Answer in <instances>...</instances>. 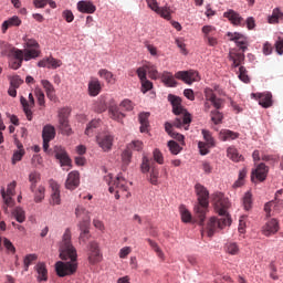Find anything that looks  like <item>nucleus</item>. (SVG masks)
Wrapping results in <instances>:
<instances>
[{
  "label": "nucleus",
  "mask_w": 283,
  "mask_h": 283,
  "mask_svg": "<svg viewBox=\"0 0 283 283\" xmlns=\"http://www.w3.org/2000/svg\"><path fill=\"white\" fill-rule=\"evenodd\" d=\"M60 258L61 260H70L69 262L59 261L55 264V271L59 277H65L67 275H74L78 264L76 259L78 254L76 253V248L72 245V231L67 228L64 231L62 243L60 247Z\"/></svg>",
  "instance_id": "f257e3e1"
},
{
  "label": "nucleus",
  "mask_w": 283,
  "mask_h": 283,
  "mask_svg": "<svg viewBox=\"0 0 283 283\" xmlns=\"http://www.w3.org/2000/svg\"><path fill=\"white\" fill-rule=\"evenodd\" d=\"M214 209L219 216H222L220 219L211 218L208 222L207 230L208 235L211 238L216 233V229H223L224 227H230L231 218L227 213V209L231 206L229 199L224 197L223 193L217 192L213 195Z\"/></svg>",
  "instance_id": "f03ea898"
},
{
  "label": "nucleus",
  "mask_w": 283,
  "mask_h": 283,
  "mask_svg": "<svg viewBox=\"0 0 283 283\" xmlns=\"http://www.w3.org/2000/svg\"><path fill=\"white\" fill-rule=\"evenodd\" d=\"M168 101L172 105V113L177 116L174 120V125L177 129H184L187 132L189 125H191V114L182 107V99L176 95H168Z\"/></svg>",
  "instance_id": "7ed1b4c3"
},
{
  "label": "nucleus",
  "mask_w": 283,
  "mask_h": 283,
  "mask_svg": "<svg viewBox=\"0 0 283 283\" xmlns=\"http://www.w3.org/2000/svg\"><path fill=\"white\" fill-rule=\"evenodd\" d=\"M195 191L198 198V205L195 206V212L199 219V224H205V218L207 216V209L209 208V190L205 186L197 184Z\"/></svg>",
  "instance_id": "20e7f679"
},
{
  "label": "nucleus",
  "mask_w": 283,
  "mask_h": 283,
  "mask_svg": "<svg viewBox=\"0 0 283 283\" xmlns=\"http://www.w3.org/2000/svg\"><path fill=\"white\" fill-rule=\"evenodd\" d=\"M25 49L24 50V61H32V59H39L41 55V45L34 39L28 36L23 38Z\"/></svg>",
  "instance_id": "39448f33"
},
{
  "label": "nucleus",
  "mask_w": 283,
  "mask_h": 283,
  "mask_svg": "<svg viewBox=\"0 0 283 283\" xmlns=\"http://www.w3.org/2000/svg\"><path fill=\"white\" fill-rule=\"evenodd\" d=\"M87 261L92 266H96L99 262H103V253H101V247L98 242L91 241L87 245Z\"/></svg>",
  "instance_id": "423d86ee"
},
{
  "label": "nucleus",
  "mask_w": 283,
  "mask_h": 283,
  "mask_svg": "<svg viewBox=\"0 0 283 283\" xmlns=\"http://www.w3.org/2000/svg\"><path fill=\"white\" fill-rule=\"evenodd\" d=\"M175 78L184 81L187 85H191L192 83H198V81H200V74L193 70L179 71L175 74Z\"/></svg>",
  "instance_id": "0eeeda50"
},
{
  "label": "nucleus",
  "mask_w": 283,
  "mask_h": 283,
  "mask_svg": "<svg viewBox=\"0 0 283 283\" xmlns=\"http://www.w3.org/2000/svg\"><path fill=\"white\" fill-rule=\"evenodd\" d=\"M67 114H70L67 108H62L59 113V123H60L59 128H60V132L64 134V136H70V134H72V127H70V122L67 120Z\"/></svg>",
  "instance_id": "6e6552de"
},
{
  "label": "nucleus",
  "mask_w": 283,
  "mask_h": 283,
  "mask_svg": "<svg viewBox=\"0 0 283 283\" xmlns=\"http://www.w3.org/2000/svg\"><path fill=\"white\" fill-rule=\"evenodd\" d=\"M227 36H229L230 41H233L235 45L240 48V50H242V52H247L249 45V38L238 32H228Z\"/></svg>",
  "instance_id": "1a4fd4ad"
},
{
  "label": "nucleus",
  "mask_w": 283,
  "mask_h": 283,
  "mask_svg": "<svg viewBox=\"0 0 283 283\" xmlns=\"http://www.w3.org/2000/svg\"><path fill=\"white\" fill-rule=\"evenodd\" d=\"M56 136V129L52 125H45L42 130L43 149L48 151L50 149V140H54Z\"/></svg>",
  "instance_id": "9d476101"
},
{
  "label": "nucleus",
  "mask_w": 283,
  "mask_h": 283,
  "mask_svg": "<svg viewBox=\"0 0 283 283\" xmlns=\"http://www.w3.org/2000/svg\"><path fill=\"white\" fill-rule=\"evenodd\" d=\"M96 143L104 151H112L114 146V136L109 134H99L96 136Z\"/></svg>",
  "instance_id": "9b49d317"
},
{
  "label": "nucleus",
  "mask_w": 283,
  "mask_h": 283,
  "mask_svg": "<svg viewBox=\"0 0 283 283\" xmlns=\"http://www.w3.org/2000/svg\"><path fill=\"white\" fill-rule=\"evenodd\" d=\"M17 189V181H12L8 185L7 191L6 188H1V196L4 200V203L7 207H13L14 200L12 199V196H14V190Z\"/></svg>",
  "instance_id": "f8f14e48"
},
{
  "label": "nucleus",
  "mask_w": 283,
  "mask_h": 283,
  "mask_svg": "<svg viewBox=\"0 0 283 283\" xmlns=\"http://www.w3.org/2000/svg\"><path fill=\"white\" fill-rule=\"evenodd\" d=\"M90 227H91L90 217H86L84 221H80L78 223V229L81 231L80 242H83L84 244H87V241L92 238V234L90 233Z\"/></svg>",
  "instance_id": "ddd939ff"
},
{
  "label": "nucleus",
  "mask_w": 283,
  "mask_h": 283,
  "mask_svg": "<svg viewBox=\"0 0 283 283\" xmlns=\"http://www.w3.org/2000/svg\"><path fill=\"white\" fill-rule=\"evenodd\" d=\"M269 176V167L265 164H259L254 170H252L251 180L255 182V179L260 182H264Z\"/></svg>",
  "instance_id": "4468645a"
},
{
  "label": "nucleus",
  "mask_w": 283,
  "mask_h": 283,
  "mask_svg": "<svg viewBox=\"0 0 283 283\" xmlns=\"http://www.w3.org/2000/svg\"><path fill=\"white\" fill-rule=\"evenodd\" d=\"M252 97L256 98V101H259V105L265 109H269V107L273 106V95L269 92L256 94L252 93Z\"/></svg>",
  "instance_id": "2eb2a0df"
},
{
  "label": "nucleus",
  "mask_w": 283,
  "mask_h": 283,
  "mask_svg": "<svg viewBox=\"0 0 283 283\" xmlns=\"http://www.w3.org/2000/svg\"><path fill=\"white\" fill-rule=\"evenodd\" d=\"M20 103L23 107V112H24L28 120H32V107H34V105H35L34 95H32V93L29 94V102L25 97L21 96Z\"/></svg>",
  "instance_id": "dca6fc26"
},
{
  "label": "nucleus",
  "mask_w": 283,
  "mask_h": 283,
  "mask_svg": "<svg viewBox=\"0 0 283 283\" xmlns=\"http://www.w3.org/2000/svg\"><path fill=\"white\" fill-rule=\"evenodd\" d=\"M205 96H206V101H209L217 111L222 109V107H224V99L216 96V93H213V90L206 88Z\"/></svg>",
  "instance_id": "f3484780"
},
{
  "label": "nucleus",
  "mask_w": 283,
  "mask_h": 283,
  "mask_svg": "<svg viewBox=\"0 0 283 283\" xmlns=\"http://www.w3.org/2000/svg\"><path fill=\"white\" fill-rule=\"evenodd\" d=\"M127 179L123 177V175H118L116 179L113 181V185L109 186V193H114L115 190L126 192L127 193Z\"/></svg>",
  "instance_id": "a211bd4d"
},
{
  "label": "nucleus",
  "mask_w": 283,
  "mask_h": 283,
  "mask_svg": "<svg viewBox=\"0 0 283 283\" xmlns=\"http://www.w3.org/2000/svg\"><path fill=\"white\" fill-rule=\"evenodd\" d=\"M50 188H51V201L50 205L53 207L55 205H61V186L54 180L49 181Z\"/></svg>",
  "instance_id": "6ab92c4d"
},
{
  "label": "nucleus",
  "mask_w": 283,
  "mask_h": 283,
  "mask_svg": "<svg viewBox=\"0 0 283 283\" xmlns=\"http://www.w3.org/2000/svg\"><path fill=\"white\" fill-rule=\"evenodd\" d=\"M61 65H63V62L53 56L44 57L38 62V67H48V70H56L61 67Z\"/></svg>",
  "instance_id": "aec40b11"
},
{
  "label": "nucleus",
  "mask_w": 283,
  "mask_h": 283,
  "mask_svg": "<svg viewBox=\"0 0 283 283\" xmlns=\"http://www.w3.org/2000/svg\"><path fill=\"white\" fill-rule=\"evenodd\" d=\"M81 185V175L78 171H71L67 176V179L65 181V188L73 191V189H76Z\"/></svg>",
  "instance_id": "412c9836"
},
{
  "label": "nucleus",
  "mask_w": 283,
  "mask_h": 283,
  "mask_svg": "<svg viewBox=\"0 0 283 283\" xmlns=\"http://www.w3.org/2000/svg\"><path fill=\"white\" fill-rule=\"evenodd\" d=\"M77 10L82 14H94L96 12V6L92 1L81 0L77 2Z\"/></svg>",
  "instance_id": "4be33fe9"
},
{
  "label": "nucleus",
  "mask_w": 283,
  "mask_h": 283,
  "mask_svg": "<svg viewBox=\"0 0 283 283\" xmlns=\"http://www.w3.org/2000/svg\"><path fill=\"white\" fill-rule=\"evenodd\" d=\"M174 127H176L172 123L166 122L165 123V129L167 134L171 137L175 138V140H178V143H181V145H185V135L180 133L174 132Z\"/></svg>",
  "instance_id": "5701e85b"
},
{
  "label": "nucleus",
  "mask_w": 283,
  "mask_h": 283,
  "mask_svg": "<svg viewBox=\"0 0 283 283\" xmlns=\"http://www.w3.org/2000/svg\"><path fill=\"white\" fill-rule=\"evenodd\" d=\"M223 17L228 19L234 25H242L244 23V18L240 15V13L235 12L234 10L230 9L223 13Z\"/></svg>",
  "instance_id": "b1692460"
},
{
  "label": "nucleus",
  "mask_w": 283,
  "mask_h": 283,
  "mask_svg": "<svg viewBox=\"0 0 283 283\" xmlns=\"http://www.w3.org/2000/svg\"><path fill=\"white\" fill-rule=\"evenodd\" d=\"M55 158L60 161L62 166H65V167H70V164L72 163V160L70 159V156H67V153L62 147H56Z\"/></svg>",
  "instance_id": "393cba45"
},
{
  "label": "nucleus",
  "mask_w": 283,
  "mask_h": 283,
  "mask_svg": "<svg viewBox=\"0 0 283 283\" xmlns=\"http://www.w3.org/2000/svg\"><path fill=\"white\" fill-rule=\"evenodd\" d=\"M280 230V223L275 219H271L265 223L263 227V233L264 235H273L274 233H277Z\"/></svg>",
  "instance_id": "a878e982"
},
{
  "label": "nucleus",
  "mask_w": 283,
  "mask_h": 283,
  "mask_svg": "<svg viewBox=\"0 0 283 283\" xmlns=\"http://www.w3.org/2000/svg\"><path fill=\"white\" fill-rule=\"evenodd\" d=\"M101 90H103V86H101V81L96 77H92L88 82V94L91 96H98L101 94Z\"/></svg>",
  "instance_id": "bb28decb"
},
{
  "label": "nucleus",
  "mask_w": 283,
  "mask_h": 283,
  "mask_svg": "<svg viewBox=\"0 0 283 283\" xmlns=\"http://www.w3.org/2000/svg\"><path fill=\"white\" fill-rule=\"evenodd\" d=\"M19 25H21V19L18 15H13L2 23V27H1L2 33L6 34L9 28H14V27L19 28Z\"/></svg>",
  "instance_id": "cd10ccee"
},
{
  "label": "nucleus",
  "mask_w": 283,
  "mask_h": 283,
  "mask_svg": "<svg viewBox=\"0 0 283 283\" xmlns=\"http://www.w3.org/2000/svg\"><path fill=\"white\" fill-rule=\"evenodd\" d=\"M219 138L223 143H227V140H237V138H240V133H235L229 129H222L219 133Z\"/></svg>",
  "instance_id": "c85d7f7f"
},
{
  "label": "nucleus",
  "mask_w": 283,
  "mask_h": 283,
  "mask_svg": "<svg viewBox=\"0 0 283 283\" xmlns=\"http://www.w3.org/2000/svg\"><path fill=\"white\" fill-rule=\"evenodd\" d=\"M41 83L45 90L48 98L50 101H56V90H54V85H52L48 80H42Z\"/></svg>",
  "instance_id": "c756f323"
},
{
  "label": "nucleus",
  "mask_w": 283,
  "mask_h": 283,
  "mask_svg": "<svg viewBox=\"0 0 283 283\" xmlns=\"http://www.w3.org/2000/svg\"><path fill=\"white\" fill-rule=\"evenodd\" d=\"M30 191L36 189V185L41 182V172L33 170L29 174Z\"/></svg>",
  "instance_id": "7c9ffc66"
},
{
  "label": "nucleus",
  "mask_w": 283,
  "mask_h": 283,
  "mask_svg": "<svg viewBox=\"0 0 283 283\" xmlns=\"http://www.w3.org/2000/svg\"><path fill=\"white\" fill-rule=\"evenodd\" d=\"M35 271L38 273V281L48 282V269L45 268V263H38Z\"/></svg>",
  "instance_id": "2f4dec72"
},
{
  "label": "nucleus",
  "mask_w": 283,
  "mask_h": 283,
  "mask_svg": "<svg viewBox=\"0 0 283 283\" xmlns=\"http://www.w3.org/2000/svg\"><path fill=\"white\" fill-rule=\"evenodd\" d=\"M280 21L283 23V12L280 10V8H275L272 11V14L268 18V23L275 24L280 23Z\"/></svg>",
  "instance_id": "473e14b6"
},
{
  "label": "nucleus",
  "mask_w": 283,
  "mask_h": 283,
  "mask_svg": "<svg viewBox=\"0 0 283 283\" xmlns=\"http://www.w3.org/2000/svg\"><path fill=\"white\" fill-rule=\"evenodd\" d=\"M161 81L165 83V85H167V87H176V85H178V82H176V78H174V74H171V72L165 71L161 74Z\"/></svg>",
  "instance_id": "72a5a7b5"
},
{
  "label": "nucleus",
  "mask_w": 283,
  "mask_h": 283,
  "mask_svg": "<svg viewBox=\"0 0 283 283\" xmlns=\"http://www.w3.org/2000/svg\"><path fill=\"white\" fill-rule=\"evenodd\" d=\"M108 112L111 118H113V120H117V123H120V120L125 118V114H123L116 105H111Z\"/></svg>",
  "instance_id": "f704fd0d"
},
{
  "label": "nucleus",
  "mask_w": 283,
  "mask_h": 283,
  "mask_svg": "<svg viewBox=\"0 0 283 283\" xmlns=\"http://www.w3.org/2000/svg\"><path fill=\"white\" fill-rule=\"evenodd\" d=\"M34 196V202H43L45 200V186H39L38 188L31 190Z\"/></svg>",
  "instance_id": "c9c22d12"
},
{
  "label": "nucleus",
  "mask_w": 283,
  "mask_h": 283,
  "mask_svg": "<svg viewBox=\"0 0 283 283\" xmlns=\"http://www.w3.org/2000/svg\"><path fill=\"white\" fill-rule=\"evenodd\" d=\"M227 156L232 160L233 163H240L242 160V155L238 151V148L234 146H230L227 149Z\"/></svg>",
  "instance_id": "e433bc0d"
},
{
  "label": "nucleus",
  "mask_w": 283,
  "mask_h": 283,
  "mask_svg": "<svg viewBox=\"0 0 283 283\" xmlns=\"http://www.w3.org/2000/svg\"><path fill=\"white\" fill-rule=\"evenodd\" d=\"M232 67H240L244 63V53H230Z\"/></svg>",
  "instance_id": "4c0bfd02"
},
{
  "label": "nucleus",
  "mask_w": 283,
  "mask_h": 283,
  "mask_svg": "<svg viewBox=\"0 0 283 283\" xmlns=\"http://www.w3.org/2000/svg\"><path fill=\"white\" fill-rule=\"evenodd\" d=\"M98 76H101V78H105L106 83H111V85H114V83H116V78H114V73H112L107 69H101L98 71Z\"/></svg>",
  "instance_id": "58836bf2"
},
{
  "label": "nucleus",
  "mask_w": 283,
  "mask_h": 283,
  "mask_svg": "<svg viewBox=\"0 0 283 283\" xmlns=\"http://www.w3.org/2000/svg\"><path fill=\"white\" fill-rule=\"evenodd\" d=\"M129 163H132V150L126 148L122 153V169H123V171L127 170V167H129Z\"/></svg>",
  "instance_id": "ea45409f"
},
{
  "label": "nucleus",
  "mask_w": 283,
  "mask_h": 283,
  "mask_svg": "<svg viewBox=\"0 0 283 283\" xmlns=\"http://www.w3.org/2000/svg\"><path fill=\"white\" fill-rule=\"evenodd\" d=\"M139 123H140V132L142 134H145V132H147V127H149V113H140Z\"/></svg>",
  "instance_id": "a19ab883"
},
{
  "label": "nucleus",
  "mask_w": 283,
  "mask_h": 283,
  "mask_svg": "<svg viewBox=\"0 0 283 283\" xmlns=\"http://www.w3.org/2000/svg\"><path fill=\"white\" fill-rule=\"evenodd\" d=\"M23 156H25V150L23 149V145L18 144V150H15L12 156V165L20 163V160L23 159Z\"/></svg>",
  "instance_id": "79ce46f5"
},
{
  "label": "nucleus",
  "mask_w": 283,
  "mask_h": 283,
  "mask_svg": "<svg viewBox=\"0 0 283 283\" xmlns=\"http://www.w3.org/2000/svg\"><path fill=\"white\" fill-rule=\"evenodd\" d=\"M75 216L76 218H81L82 219V222L84 220H86L87 218L90 219V221L92 222V219L90 217V212L86 211L85 208H83L82 206H77L76 209H75Z\"/></svg>",
  "instance_id": "37998d69"
},
{
  "label": "nucleus",
  "mask_w": 283,
  "mask_h": 283,
  "mask_svg": "<svg viewBox=\"0 0 283 283\" xmlns=\"http://www.w3.org/2000/svg\"><path fill=\"white\" fill-rule=\"evenodd\" d=\"M149 247H151V249L155 251V253H157V256L160 260H165V253L163 252V250L160 249V247H158V243H156V241L151 240V239H146Z\"/></svg>",
  "instance_id": "c03bdc74"
},
{
  "label": "nucleus",
  "mask_w": 283,
  "mask_h": 283,
  "mask_svg": "<svg viewBox=\"0 0 283 283\" xmlns=\"http://www.w3.org/2000/svg\"><path fill=\"white\" fill-rule=\"evenodd\" d=\"M149 247H151V249L155 251V253H157V256L160 260H165V253L163 252V250L160 249V247H158V243H156V241L151 240V239H146Z\"/></svg>",
  "instance_id": "a18cd8bd"
},
{
  "label": "nucleus",
  "mask_w": 283,
  "mask_h": 283,
  "mask_svg": "<svg viewBox=\"0 0 283 283\" xmlns=\"http://www.w3.org/2000/svg\"><path fill=\"white\" fill-rule=\"evenodd\" d=\"M97 127H101V120H99V119H93V120L86 126V129H85L86 136H92V135L94 134V130H95Z\"/></svg>",
  "instance_id": "49530a36"
},
{
  "label": "nucleus",
  "mask_w": 283,
  "mask_h": 283,
  "mask_svg": "<svg viewBox=\"0 0 283 283\" xmlns=\"http://www.w3.org/2000/svg\"><path fill=\"white\" fill-rule=\"evenodd\" d=\"M157 14H159L161 19H166V21H171V8L169 7H160Z\"/></svg>",
  "instance_id": "de8ad7c7"
},
{
  "label": "nucleus",
  "mask_w": 283,
  "mask_h": 283,
  "mask_svg": "<svg viewBox=\"0 0 283 283\" xmlns=\"http://www.w3.org/2000/svg\"><path fill=\"white\" fill-rule=\"evenodd\" d=\"M226 251L230 255H238V253H240V247H238V243L235 242H228L226 244Z\"/></svg>",
  "instance_id": "09e8293b"
},
{
  "label": "nucleus",
  "mask_w": 283,
  "mask_h": 283,
  "mask_svg": "<svg viewBox=\"0 0 283 283\" xmlns=\"http://www.w3.org/2000/svg\"><path fill=\"white\" fill-rule=\"evenodd\" d=\"M168 149L174 156H178V154L182 151V147H180V145H178V143H176L175 140L168 142Z\"/></svg>",
  "instance_id": "8fccbe9b"
},
{
  "label": "nucleus",
  "mask_w": 283,
  "mask_h": 283,
  "mask_svg": "<svg viewBox=\"0 0 283 283\" xmlns=\"http://www.w3.org/2000/svg\"><path fill=\"white\" fill-rule=\"evenodd\" d=\"M210 116H211V120L214 125H220V123H222V118H224L222 113H220V111H218V109L211 111Z\"/></svg>",
  "instance_id": "3c124183"
},
{
  "label": "nucleus",
  "mask_w": 283,
  "mask_h": 283,
  "mask_svg": "<svg viewBox=\"0 0 283 283\" xmlns=\"http://www.w3.org/2000/svg\"><path fill=\"white\" fill-rule=\"evenodd\" d=\"M143 147L144 145L142 140H133L127 145L126 149H128V151H132V149L133 151H143Z\"/></svg>",
  "instance_id": "603ef678"
},
{
  "label": "nucleus",
  "mask_w": 283,
  "mask_h": 283,
  "mask_svg": "<svg viewBox=\"0 0 283 283\" xmlns=\"http://www.w3.org/2000/svg\"><path fill=\"white\" fill-rule=\"evenodd\" d=\"M179 211H180L182 222L187 223L191 221V212H189V210L185 206H180Z\"/></svg>",
  "instance_id": "864d4df0"
},
{
  "label": "nucleus",
  "mask_w": 283,
  "mask_h": 283,
  "mask_svg": "<svg viewBox=\"0 0 283 283\" xmlns=\"http://www.w3.org/2000/svg\"><path fill=\"white\" fill-rule=\"evenodd\" d=\"M239 78L242 81V83H251V77H249V71H247V67H239Z\"/></svg>",
  "instance_id": "5fc2aeb1"
},
{
  "label": "nucleus",
  "mask_w": 283,
  "mask_h": 283,
  "mask_svg": "<svg viewBox=\"0 0 283 283\" xmlns=\"http://www.w3.org/2000/svg\"><path fill=\"white\" fill-rule=\"evenodd\" d=\"M146 72H148L149 77L156 81L158 78V70H156V66L151 63L145 64Z\"/></svg>",
  "instance_id": "6e6d98bb"
},
{
  "label": "nucleus",
  "mask_w": 283,
  "mask_h": 283,
  "mask_svg": "<svg viewBox=\"0 0 283 283\" xmlns=\"http://www.w3.org/2000/svg\"><path fill=\"white\" fill-rule=\"evenodd\" d=\"M150 169H151V161L147 156H144L140 165L142 174H149Z\"/></svg>",
  "instance_id": "4d7b16f0"
},
{
  "label": "nucleus",
  "mask_w": 283,
  "mask_h": 283,
  "mask_svg": "<svg viewBox=\"0 0 283 283\" xmlns=\"http://www.w3.org/2000/svg\"><path fill=\"white\" fill-rule=\"evenodd\" d=\"M13 216H14L17 222H20V223L25 222V211L22 210V208H19V207L15 208L13 210Z\"/></svg>",
  "instance_id": "13d9d810"
},
{
  "label": "nucleus",
  "mask_w": 283,
  "mask_h": 283,
  "mask_svg": "<svg viewBox=\"0 0 283 283\" xmlns=\"http://www.w3.org/2000/svg\"><path fill=\"white\" fill-rule=\"evenodd\" d=\"M34 95L38 98V105H40V107H44L45 106V93H43V91L41 88H35Z\"/></svg>",
  "instance_id": "bf43d9fd"
},
{
  "label": "nucleus",
  "mask_w": 283,
  "mask_h": 283,
  "mask_svg": "<svg viewBox=\"0 0 283 283\" xmlns=\"http://www.w3.org/2000/svg\"><path fill=\"white\" fill-rule=\"evenodd\" d=\"M253 205L252 195L251 192H245L243 197V207L245 211H250L251 207Z\"/></svg>",
  "instance_id": "052dcab7"
},
{
  "label": "nucleus",
  "mask_w": 283,
  "mask_h": 283,
  "mask_svg": "<svg viewBox=\"0 0 283 283\" xmlns=\"http://www.w3.org/2000/svg\"><path fill=\"white\" fill-rule=\"evenodd\" d=\"M159 175H160V172L158 171V168H156L155 166H151L149 180L153 185H158V176Z\"/></svg>",
  "instance_id": "680f3d73"
},
{
  "label": "nucleus",
  "mask_w": 283,
  "mask_h": 283,
  "mask_svg": "<svg viewBox=\"0 0 283 283\" xmlns=\"http://www.w3.org/2000/svg\"><path fill=\"white\" fill-rule=\"evenodd\" d=\"M154 160L158 163V165H164L165 164V157L163 156V153L160 149L156 148L153 153Z\"/></svg>",
  "instance_id": "e2e57ef3"
},
{
  "label": "nucleus",
  "mask_w": 283,
  "mask_h": 283,
  "mask_svg": "<svg viewBox=\"0 0 283 283\" xmlns=\"http://www.w3.org/2000/svg\"><path fill=\"white\" fill-rule=\"evenodd\" d=\"M142 92L143 94H147V92H149V90H153L154 87V83H151V81L149 80H142Z\"/></svg>",
  "instance_id": "0e129e2a"
},
{
  "label": "nucleus",
  "mask_w": 283,
  "mask_h": 283,
  "mask_svg": "<svg viewBox=\"0 0 283 283\" xmlns=\"http://www.w3.org/2000/svg\"><path fill=\"white\" fill-rule=\"evenodd\" d=\"M202 32L205 34V39H207L209 36H213V34H216V27L205 25V27H202Z\"/></svg>",
  "instance_id": "69168bd1"
},
{
  "label": "nucleus",
  "mask_w": 283,
  "mask_h": 283,
  "mask_svg": "<svg viewBox=\"0 0 283 283\" xmlns=\"http://www.w3.org/2000/svg\"><path fill=\"white\" fill-rule=\"evenodd\" d=\"M10 85H11V87H15L19 90V87H21V85H23V80H21V76L14 75L10 80Z\"/></svg>",
  "instance_id": "338daca9"
},
{
  "label": "nucleus",
  "mask_w": 283,
  "mask_h": 283,
  "mask_svg": "<svg viewBox=\"0 0 283 283\" xmlns=\"http://www.w3.org/2000/svg\"><path fill=\"white\" fill-rule=\"evenodd\" d=\"M36 259V254H28L24 258V271H28V269H30V264H32V262H34Z\"/></svg>",
  "instance_id": "774afa93"
}]
</instances>
